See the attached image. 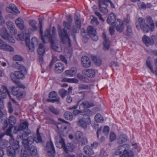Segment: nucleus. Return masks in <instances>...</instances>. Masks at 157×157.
Instances as JSON below:
<instances>
[{
  "label": "nucleus",
  "instance_id": "nucleus-13",
  "mask_svg": "<svg viewBox=\"0 0 157 157\" xmlns=\"http://www.w3.org/2000/svg\"><path fill=\"white\" fill-rule=\"evenodd\" d=\"M34 141H35L34 138L31 136H29L27 138V139L22 141V143L25 147H27L29 146H31Z\"/></svg>",
  "mask_w": 157,
  "mask_h": 157
},
{
  "label": "nucleus",
  "instance_id": "nucleus-63",
  "mask_svg": "<svg viewBox=\"0 0 157 157\" xmlns=\"http://www.w3.org/2000/svg\"><path fill=\"white\" fill-rule=\"evenodd\" d=\"M20 157H29V156L26 151H21Z\"/></svg>",
  "mask_w": 157,
  "mask_h": 157
},
{
  "label": "nucleus",
  "instance_id": "nucleus-59",
  "mask_svg": "<svg viewBox=\"0 0 157 157\" xmlns=\"http://www.w3.org/2000/svg\"><path fill=\"white\" fill-rule=\"evenodd\" d=\"M7 38L6 39H4L5 40H7L9 42L14 43L15 42V40L13 37L10 36L9 34L7 35Z\"/></svg>",
  "mask_w": 157,
  "mask_h": 157
},
{
  "label": "nucleus",
  "instance_id": "nucleus-46",
  "mask_svg": "<svg viewBox=\"0 0 157 157\" xmlns=\"http://www.w3.org/2000/svg\"><path fill=\"white\" fill-rule=\"evenodd\" d=\"M30 132H24L22 135L21 136H17V137L18 138H20L22 140V141H23L24 140H26L25 138L27 137L30 134Z\"/></svg>",
  "mask_w": 157,
  "mask_h": 157
},
{
  "label": "nucleus",
  "instance_id": "nucleus-49",
  "mask_svg": "<svg viewBox=\"0 0 157 157\" xmlns=\"http://www.w3.org/2000/svg\"><path fill=\"white\" fill-rule=\"evenodd\" d=\"M1 121L3 122L2 129L3 130H5L8 126V124L7 121L6 119H2L1 120Z\"/></svg>",
  "mask_w": 157,
  "mask_h": 157
},
{
  "label": "nucleus",
  "instance_id": "nucleus-7",
  "mask_svg": "<svg viewBox=\"0 0 157 157\" xmlns=\"http://www.w3.org/2000/svg\"><path fill=\"white\" fill-rule=\"evenodd\" d=\"M29 37L28 39L26 38L25 40L26 45L29 48V51L30 52H33L34 50L35 46L38 44V40L36 38L34 37L32 39L31 42H29Z\"/></svg>",
  "mask_w": 157,
  "mask_h": 157
},
{
  "label": "nucleus",
  "instance_id": "nucleus-48",
  "mask_svg": "<svg viewBox=\"0 0 157 157\" xmlns=\"http://www.w3.org/2000/svg\"><path fill=\"white\" fill-rule=\"evenodd\" d=\"M20 90V89L18 87H13L12 88V94L14 95H16Z\"/></svg>",
  "mask_w": 157,
  "mask_h": 157
},
{
  "label": "nucleus",
  "instance_id": "nucleus-43",
  "mask_svg": "<svg viewBox=\"0 0 157 157\" xmlns=\"http://www.w3.org/2000/svg\"><path fill=\"white\" fill-rule=\"evenodd\" d=\"M29 37V36H26L25 35H24L22 33L19 34L17 37V39L18 40H20L21 41H23L25 40H26V38H27V39Z\"/></svg>",
  "mask_w": 157,
  "mask_h": 157
},
{
  "label": "nucleus",
  "instance_id": "nucleus-12",
  "mask_svg": "<svg viewBox=\"0 0 157 157\" xmlns=\"http://www.w3.org/2000/svg\"><path fill=\"white\" fill-rule=\"evenodd\" d=\"M142 40L147 46H149L150 45H153L154 44L152 36L150 38L146 35H144L142 37Z\"/></svg>",
  "mask_w": 157,
  "mask_h": 157
},
{
  "label": "nucleus",
  "instance_id": "nucleus-24",
  "mask_svg": "<svg viewBox=\"0 0 157 157\" xmlns=\"http://www.w3.org/2000/svg\"><path fill=\"white\" fill-rule=\"evenodd\" d=\"M115 19V15L113 13H111L108 17L107 22L109 24H112L113 23Z\"/></svg>",
  "mask_w": 157,
  "mask_h": 157
},
{
  "label": "nucleus",
  "instance_id": "nucleus-8",
  "mask_svg": "<svg viewBox=\"0 0 157 157\" xmlns=\"http://www.w3.org/2000/svg\"><path fill=\"white\" fill-rule=\"evenodd\" d=\"M40 34L41 36V39L43 42L45 43L48 42L50 41H52L53 39L52 36L50 34V30L48 29H47L44 32V35L43 36V33Z\"/></svg>",
  "mask_w": 157,
  "mask_h": 157
},
{
  "label": "nucleus",
  "instance_id": "nucleus-61",
  "mask_svg": "<svg viewBox=\"0 0 157 157\" xmlns=\"http://www.w3.org/2000/svg\"><path fill=\"white\" fill-rule=\"evenodd\" d=\"M6 25L8 28L9 29L14 27V24L11 21H9L6 23Z\"/></svg>",
  "mask_w": 157,
  "mask_h": 157
},
{
  "label": "nucleus",
  "instance_id": "nucleus-34",
  "mask_svg": "<svg viewBox=\"0 0 157 157\" xmlns=\"http://www.w3.org/2000/svg\"><path fill=\"white\" fill-rule=\"evenodd\" d=\"M88 35L90 36L96 33V29L92 26H89L87 29Z\"/></svg>",
  "mask_w": 157,
  "mask_h": 157
},
{
  "label": "nucleus",
  "instance_id": "nucleus-17",
  "mask_svg": "<svg viewBox=\"0 0 157 157\" xmlns=\"http://www.w3.org/2000/svg\"><path fill=\"white\" fill-rule=\"evenodd\" d=\"M16 149L12 146H9L7 148V154L9 156L14 157L15 155Z\"/></svg>",
  "mask_w": 157,
  "mask_h": 157
},
{
  "label": "nucleus",
  "instance_id": "nucleus-37",
  "mask_svg": "<svg viewBox=\"0 0 157 157\" xmlns=\"http://www.w3.org/2000/svg\"><path fill=\"white\" fill-rule=\"evenodd\" d=\"M56 146L59 148H63L65 143L63 139H61L59 142H56Z\"/></svg>",
  "mask_w": 157,
  "mask_h": 157
},
{
  "label": "nucleus",
  "instance_id": "nucleus-4",
  "mask_svg": "<svg viewBox=\"0 0 157 157\" xmlns=\"http://www.w3.org/2000/svg\"><path fill=\"white\" fill-rule=\"evenodd\" d=\"M130 146L128 144H124L119 147L117 149L123 153L120 156V157H132L134 155V154L132 151H128V150Z\"/></svg>",
  "mask_w": 157,
  "mask_h": 157
},
{
  "label": "nucleus",
  "instance_id": "nucleus-29",
  "mask_svg": "<svg viewBox=\"0 0 157 157\" xmlns=\"http://www.w3.org/2000/svg\"><path fill=\"white\" fill-rule=\"evenodd\" d=\"M9 33L7 32L6 29L5 27H2L0 30V36L3 39H6L7 37V35Z\"/></svg>",
  "mask_w": 157,
  "mask_h": 157
},
{
  "label": "nucleus",
  "instance_id": "nucleus-28",
  "mask_svg": "<svg viewBox=\"0 0 157 157\" xmlns=\"http://www.w3.org/2000/svg\"><path fill=\"white\" fill-rule=\"evenodd\" d=\"M145 19L147 22L149 23L151 26V30L153 31L154 29V24L151 17L148 16L146 17Z\"/></svg>",
  "mask_w": 157,
  "mask_h": 157
},
{
  "label": "nucleus",
  "instance_id": "nucleus-42",
  "mask_svg": "<svg viewBox=\"0 0 157 157\" xmlns=\"http://www.w3.org/2000/svg\"><path fill=\"white\" fill-rule=\"evenodd\" d=\"M95 120L97 122H102L103 121V117L99 113L97 114L95 117Z\"/></svg>",
  "mask_w": 157,
  "mask_h": 157
},
{
  "label": "nucleus",
  "instance_id": "nucleus-56",
  "mask_svg": "<svg viewBox=\"0 0 157 157\" xmlns=\"http://www.w3.org/2000/svg\"><path fill=\"white\" fill-rule=\"evenodd\" d=\"M57 96V93L55 91L51 92L49 94V97L50 98H56Z\"/></svg>",
  "mask_w": 157,
  "mask_h": 157
},
{
  "label": "nucleus",
  "instance_id": "nucleus-20",
  "mask_svg": "<svg viewBox=\"0 0 157 157\" xmlns=\"http://www.w3.org/2000/svg\"><path fill=\"white\" fill-rule=\"evenodd\" d=\"M29 151L32 155L36 156L38 153L36 147L33 146H29L27 147H25Z\"/></svg>",
  "mask_w": 157,
  "mask_h": 157
},
{
  "label": "nucleus",
  "instance_id": "nucleus-25",
  "mask_svg": "<svg viewBox=\"0 0 157 157\" xmlns=\"http://www.w3.org/2000/svg\"><path fill=\"white\" fill-rule=\"evenodd\" d=\"M74 148V147L73 144L69 143L67 144V146H65V145L63 149L64 151L69 152L73 151Z\"/></svg>",
  "mask_w": 157,
  "mask_h": 157
},
{
  "label": "nucleus",
  "instance_id": "nucleus-23",
  "mask_svg": "<svg viewBox=\"0 0 157 157\" xmlns=\"http://www.w3.org/2000/svg\"><path fill=\"white\" fill-rule=\"evenodd\" d=\"M11 139L10 140V143L11 145V146L15 147L16 149H18L19 147V142L15 141L13 138V136L10 137Z\"/></svg>",
  "mask_w": 157,
  "mask_h": 157
},
{
  "label": "nucleus",
  "instance_id": "nucleus-50",
  "mask_svg": "<svg viewBox=\"0 0 157 157\" xmlns=\"http://www.w3.org/2000/svg\"><path fill=\"white\" fill-rule=\"evenodd\" d=\"M146 65L147 67L153 73H155V71L153 70V67L151 65L150 62L148 60H147L146 62Z\"/></svg>",
  "mask_w": 157,
  "mask_h": 157
},
{
  "label": "nucleus",
  "instance_id": "nucleus-40",
  "mask_svg": "<svg viewBox=\"0 0 157 157\" xmlns=\"http://www.w3.org/2000/svg\"><path fill=\"white\" fill-rule=\"evenodd\" d=\"M64 117L67 119L71 120L72 119L73 116L72 113L69 112H65L64 115Z\"/></svg>",
  "mask_w": 157,
  "mask_h": 157
},
{
  "label": "nucleus",
  "instance_id": "nucleus-38",
  "mask_svg": "<svg viewBox=\"0 0 157 157\" xmlns=\"http://www.w3.org/2000/svg\"><path fill=\"white\" fill-rule=\"evenodd\" d=\"M8 121L9 124L12 126L16 123V119L15 117L12 116L9 117Z\"/></svg>",
  "mask_w": 157,
  "mask_h": 157
},
{
  "label": "nucleus",
  "instance_id": "nucleus-27",
  "mask_svg": "<svg viewBox=\"0 0 157 157\" xmlns=\"http://www.w3.org/2000/svg\"><path fill=\"white\" fill-rule=\"evenodd\" d=\"M83 149L85 153L87 155H91L94 154L93 151L90 146H85L84 147Z\"/></svg>",
  "mask_w": 157,
  "mask_h": 157
},
{
  "label": "nucleus",
  "instance_id": "nucleus-53",
  "mask_svg": "<svg viewBox=\"0 0 157 157\" xmlns=\"http://www.w3.org/2000/svg\"><path fill=\"white\" fill-rule=\"evenodd\" d=\"M116 138L115 134L113 132H111L110 133V140L111 142L114 141Z\"/></svg>",
  "mask_w": 157,
  "mask_h": 157
},
{
  "label": "nucleus",
  "instance_id": "nucleus-54",
  "mask_svg": "<svg viewBox=\"0 0 157 157\" xmlns=\"http://www.w3.org/2000/svg\"><path fill=\"white\" fill-rule=\"evenodd\" d=\"M60 98H56L53 99H48L47 100V101L48 102H51L52 103L56 102L58 104L59 103Z\"/></svg>",
  "mask_w": 157,
  "mask_h": 157
},
{
  "label": "nucleus",
  "instance_id": "nucleus-10",
  "mask_svg": "<svg viewBox=\"0 0 157 157\" xmlns=\"http://www.w3.org/2000/svg\"><path fill=\"white\" fill-rule=\"evenodd\" d=\"M6 11L9 13H12L13 14H17L20 13L17 7L13 4H10L9 6L6 8Z\"/></svg>",
  "mask_w": 157,
  "mask_h": 157
},
{
  "label": "nucleus",
  "instance_id": "nucleus-11",
  "mask_svg": "<svg viewBox=\"0 0 157 157\" xmlns=\"http://www.w3.org/2000/svg\"><path fill=\"white\" fill-rule=\"evenodd\" d=\"M82 65L85 67H88L91 66V60L87 56H84L81 59Z\"/></svg>",
  "mask_w": 157,
  "mask_h": 157
},
{
  "label": "nucleus",
  "instance_id": "nucleus-36",
  "mask_svg": "<svg viewBox=\"0 0 157 157\" xmlns=\"http://www.w3.org/2000/svg\"><path fill=\"white\" fill-rule=\"evenodd\" d=\"M90 85L81 84L78 85V88L79 90H88L90 89Z\"/></svg>",
  "mask_w": 157,
  "mask_h": 157
},
{
  "label": "nucleus",
  "instance_id": "nucleus-22",
  "mask_svg": "<svg viewBox=\"0 0 157 157\" xmlns=\"http://www.w3.org/2000/svg\"><path fill=\"white\" fill-rule=\"evenodd\" d=\"M15 23L17 26L21 30L24 28V22L21 18H18L15 20Z\"/></svg>",
  "mask_w": 157,
  "mask_h": 157
},
{
  "label": "nucleus",
  "instance_id": "nucleus-55",
  "mask_svg": "<svg viewBox=\"0 0 157 157\" xmlns=\"http://www.w3.org/2000/svg\"><path fill=\"white\" fill-rule=\"evenodd\" d=\"M109 127L105 126L103 130V132L105 135H107L109 132Z\"/></svg>",
  "mask_w": 157,
  "mask_h": 157
},
{
  "label": "nucleus",
  "instance_id": "nucleus-33",
  "mask_svg": "<svg viewBox=\"0 0 157 157\" xmlns=\"http://www.w3.org/2000/svg\"><path fill=\"white\" fill-rule=\"evenodd\" d=\"M124 34L126 36H129L131 35L132 34V29L130 25H127Z\"/></svg>",
  "mask_w": 157,
  "mask_h": 157
},
{
  "label": "nucleus",
  "instance_id": "nucleus-64",
  "mask_svg": "<svg viewBox=\"0 0 157 157\" xmlns=\"http://www.w3.org/2000/svg\"><path fill=\"white\" fill-rule=\"evenodd\" d=\"M80 142L81 145H85L88 143V140L86 138L84 137L81 139Z\"/></svg>",
  "mask_w": 157,
  "mask_h": 157
},
{
  "label": "nucleus",
  "instance_id": "nucleus-18",
  "mask_svg": "<svg viewBox=\"0 0 157 157\" xmlns=\"http://www.w3.org/2000/svg\"><path fill=\"white\" fill-rule=\"evenodd\" d=\"M102 36L105 41L104 43V49L105 50H108L110 47L109 41L107 38L106 35L105 33H103Z\"/></svg>",
  "mask_w": 157,
  "mask_h": 157
},
{
  "label": "nucleus",
  "instance_id": "nucleus-31",
  "mask_svg": "<svg viewBox=\"0 0 157 157\" xmlns=\"http://www.w3.org/2000/svg\"><path fill=\"white\" fill-rule=\"evenodd\" d=\"M127 140V136L124 134H121L117 139L118 143L119 144H122L126 142Z\"/></svg>",
  "mask_w": 157,
  "mask_h": 157
},
{
  "label": "nucleus",
  "instance_id": "nucleus-44",
  "mask_svg": "<svg viewBox=\"0 0 157 157\" xmlns=\"http://www.w3.org/2000/svg\"><path fill=\"white\" fill-rule=\"evenodd\" d=\"M20 131L26 129L28 128V124L27 122H24L21 124L19 126Z\"/></svg>",
  "mask_w": 157,
  "mask_h": 157
},
{
  "label": "nucleus",
  "instance_id": "nucleus-58",
  "mask_svg": "<svg viewBox=\"0 0 157 157\" xmlns=\"http://www.w3.org/2000/svg\"><path fill=\"white\" fill-rule=\"evenodd\" d=\"M39 25L40 27V33L42 34L43 33V30H42V20L41 18H40L39 19Z\"/></svg>",
  "mask_w": 157,
  "mask_h": 157
},
{
  "label": "nucleus",
  "instance_id": "nucleus-2",
  "mask_svg": "<svg viewBox=\"0 0 157 157\" xmlns=\"http://www.w3.org/2000/svg\"><path fill=\"white\" fill-rule=\"evenodd\" d=\"M19 71H15L10 74V77L13 82L16 84H19V80L17 78L21 79L24 77L27 73L26 68L23 65H20L18 67Z\"/></svg>",
  "mask_w": 157,
  "mask_h": 157
},
{
  "label": "nucleus",
  "instance_id": "nucleus-5",
  "mask_svg": "<svg viewBox=\"0 0 157 157\" xmlns=\"http://www.w3.org/2000/svg\"><path fill=\"white\" fill-rule=\"evenodd\" d=\"M109 2V0H98L99 10L104 14H106L108 13L106 6H108Z\"/></svg>",
  "mask_w": 157,
  "mask_h": 157
},
{
  "label": "nucleus",
  "instance_id": "nucleus-57",
  "mask_svg": "<svg viewBox=\"0 0 157 157\" xmlns=\"http://www.w3.org/2000/svg\"><path fill=\"white\" fill-rule=\"evenodd\" d=\"M83 135L82 133L80 131H77L75 134V137L77 140L80 138Z\"/></svg>",
  "mask_w": 157,
  "mask_h": 157
},
{
  "label": "nucleus",
  "instance_id": "nucleus-30",
  "mask_svg": "<svg viewBox=\"0 0 157 157\" xmlns=\"http://www.w3.org/2000/svg\"><path fill=\"white\" fill-rule=\"evenodd\" d=\"M37 51L38 53L40 55H42L44 54L45 52V48L43 44H39Z\"/></svg>",
  "mask_w": 157,
  "mask_h": 157
},
{
  "label": "nucleus",
  "instance_id": "nucleus-16",
  "mask_svg": "<svg viewBox=\"0 0 157 157\" xmlns=\"http://www.w3.org/2000/svg\"><path fill=\"white\" fill-rule=\"evenodd\" d=\"M82 73L87 76L92 78L94 76L95 72L94 69H89L84 70L82 71Z\"/></svg>",
  "mask_w": 157,
  "mask_h": 157
},
{
  "label": "nucleus",
  "instance_id": "nucleus-21",
  "mask_svg": "<svg viewBox=\"0 0 157 157\" xmlns=\"http://www.w3.org/2000/svg\"><path fill=\"white\" fill-rule=\"evenodd\" d=\"M0 49L9 52H13V48L6 44H2L0 46Z\"/></svg>",
  "mask_w": 157,
  "mask_h": 157
},
{
  "label": "nucleus",
  "instance_id": "nucleus-47",
  "mask_svg": "<svg viewBox=\"0 0 157 157\" xmlns=\"http://www.w3.org/2000/svg\"><path fill=\"white\" fill-rule=\"evenodd\" d=\"M29 23L32 28L34 31L36 30L37 29V27L36 26L37 22L35 20H30Z\"/></svg>",
  "mask_w": 157,
  "mask_h": 157
},
{
  "label": "nucleus",
  "instance_id": "nucleus-45",
  "mask_svg": "<svg viewBox=\"0 0 157 157\" xmlns=\"http://www.w3.org/2000/svg\"><path fill=\"white\" fill-rule=\"evenodd\" d=\"M75 25L77 26V27L80 28L81 27V21L79 18L76 16L75 18Z\"/></svg>",
  "mask_w": 157,
  "mask_h": 157
},
{
  "label": "nucleus",
  "instance_id": "nucleus-60",
  "mask_svg": "<svg viewBox=\"0 0 157 157\" xmlns=\"http://www.w3.org/2000/svg\"><path fill=\"white\" fill-rule=\"evenodd\" d=\"M91 24L94 25H97L99 24V22L96 17H94L93 19L91 20Z\"/></svg>",
  "mask_w": 157,
  "mask_h": 157
},
{
  "label": "nucleus",
  "instance_id": "nucleus-9",
  "mask_svg": "<svg viewBox=\"0 0 157 157\" xmlns=\"http://www.w3.org/2000/svg\"><path fill=\"white\" fill-rule=\"evenodd\" d=\"M46 148L47 151L48 155L49 156H51L52 154L55 153V150L53 144L51 141L47 143Z\"/></svg>",
  "mask_w": 157,
  "mask_h": 157
},
{
  "label": "nucleus",
  "instance_id": "nucleus-51",
  "mask_svg": "<svg viewBox=\"0 0 157 157\" xmlns=\"http://www.w3.org/2000/svg\"><path fill=\"white\" fill-rule=\"evenodd\" d=\"M24 95V93L21 91L20 90L16 95L17 96V99H20L21 98L23 97Z\"/></svg>",
  "mask_w": 157,
  "mask_h": 157
},
{
  "label": "nucleus",
  "instance_id": "nucleus-62",
  "mask_svg": "<svg viewBox=\"0 0 157 157\" xmlns=\"http://www.w3.org/2000/svg\"><path fill=\"white\" fill-rule=\"evenodd\" d=\"M35 142L38 143L42 142V140L40 135H36V137H35Z\"/></svg>",
  "mask_w": 157,
  "mask_h": 157
},
{
  "label": "nucleus",
  "instance_id": "nucleus-3",
  "mask_svg": "<svg viewBox=\"0 0 157 157\" xmlns=\"http://www.w3.org/2000/svg\"><path fill=\"white\" fill-rule=\"evenodd\" d=\"M136 26L137 30L141 29L145 33H148L149 30V25L145 23V20L142 17L138 18L136 21Z\"/></svg>",
  "mask_w": 157,
  "mask_h": 157
},
{
  "label": "nucleus",
  "instance_id": "nucleus-41",
  "mask_svg": "<svg viewBox=\"0 0 157 157\" xmlns=\"http://www.w3.org/2000/svg\"><path fill=\"white\" fill-rule=\"evenodd\" d=\"M80 29V28L77 27V26L75 25H73L72 26V32H71V30L70 31L71 34H69L71 35L72 33H78L79 32V30ZM68 31H67L68 32ZM67 34L68 35H69V34H68V32H67Z\"/></svg>",
  "mask_w": 157,
  "mask_h": 157
},
{
  "label": "nucleus",
  "instance_id": "nucleus-52",
  "mask_svg": "<svg viewBox=\"0 0 157 157\" xmlns=\"http://www.w3.org/2000/svg\"><path fill=\"white\" fill-rule=\"evenodd\" d=\"M13 127L12 126H10L6 132V134L7 135L9 136L10 137L13 136L11 134Z\"/></svg>",
  "mask_w": 157,
  "mask_h": 157
},
{
  "label": "nucleus",
  "instance_id": "nucleus-19",
  "mask_svg": "<svg viewBox=\"0 0 157 157\" xmlns=\"http://www.w3.org/2000/svg\"><path fill=\"white\" fill-rule=\"evenodd\" d=\"M119 24L116 26V30L120 33L122 32L124 29V24L122 20L119 19L117 20Z\"/></svg>",
  "mask_w": 157,
  "mask_h": 157
},
{
  "label": "nucleus",
  "instance_id": "nucleus-35",
  "mask_svg": "<svg viewBox=\"0 0 157 157\" xmlns=\"http://www.w3.org/2000/svg\"><path fill=\"white\" fill-rule=\"evenodd\" d=\"M48 109L51 112L56 115H58L59 114V110L55 108L52 106H49Z\"/></svg>",
  "mask_w": 157,
  "mask_h": 157
},
{
  "label": "nucleus",
  "instance_id": "nucleus-1",
  "mask_svg": "<svg viewBox=\"0 0 157 157\" xmlns=\"http://www.w3.org/2000/svg\"><path fill=\"white\" fill-rule=\"evenodd\" d=\"M67 21H64L63 22V28L62 29L59 25L58 26L59 35L62 42L64 44L67 43L69 47L71 46V40L67 34V31L69 34H71V27L73 22V18L70 15L66 16Z\"/></svg>",
  "mask_w": 157,
  "mask_h": 157
},
{
  "label": "nucleus",
  "instance_id": "nucleus-39",
  "mask_svg": "<svg viewBox=\"0 0 157 157\" xmlns=\"http://www.w3.org/2000/svg\"><path fill=\"white\" fill-rule=\"evenodd\" d=\"M68 92L64 89H62L59 91V94L62 98H64L68 94Z\"/></svg>",
  "mask_w": 157,
  "mask_h": 157
},
{
  "label": "nucleus",
  "instance_id": "nucleus-6",
  "mask_svg": "<svg viewBox=\"0 0 157 157\" xmlns=\"http://www.w3.org/2000/svg\"><path fill=\"white\" fill-rule=\"evenodd\" d=\"M90 122L89 117L87 116V117H85L84 116L83 117L77 121V124L78 126L85 129L87 125L90 124Z\"/></svg>",
  "mask_w": 157,
  "mask_h": 157
},
{
  "label": "nucleus",
  "instance_id": "nucleus-32",
  "mask_svg": "<svg viewBox=\"0 0 157 157\" xmlns=\"http://www.w3.org/2000/svg\"><path fill=\"white\" fill-rule=\"evenodd\" d=\"M51 47L53 49L58 52H60L62 50V48L60 45L55 43L52 44Z\"/></svg>",
  "mask_w": 157,
  "mask_h": 157
},
{
  "label": "nucleus",
  "instance_id": "nucleus-15",
  "mask_svg": "<svg viewBox=\"0 0 157 157\" xmlns=\"http://www.w3.org/2000/svg\"><path fill=\"white\" fill-rule=\"evenodd\" d=\"M55 70L57 73H61L64 70V67L63 64L61 63H57L55 65Z\"/></svg>",
  "mask_w": 157,
  "mask_h": 157
},
{
  "label": "nucleus",
  "instance_id": "nucleus-14",
  "mask_svg": "<svg viewBox=\"0 0 157 157\" xmlns=\"http://www.w3.org/2000/svg\"><path fill=\"white\" fill-rule=\"evenodd\" d=\"M94 106L93 103H90L87 101H83L79 105V109L80 110H82L85 109L93 107Z\"/></svg>",
  "mask_w": 157,
  "mask_h": 157
},
{
  "label": "nucleus",
  "instance_id": "nucleus-26",
  "mask_svg": "<svg viewBox=\"0 0 157 157\" xmlns=\"http://www.w3.org/2000/svg\"><path fill=\"white\" fill-rule=\"evenodd\" d=\"M77 71V69L75 67H73L69 70L65 71L66 74L67 75L73 76L76 73Z\"/></svg>",
  "mask_w": 157,
  "mask_h": 157
}]
</instances>
